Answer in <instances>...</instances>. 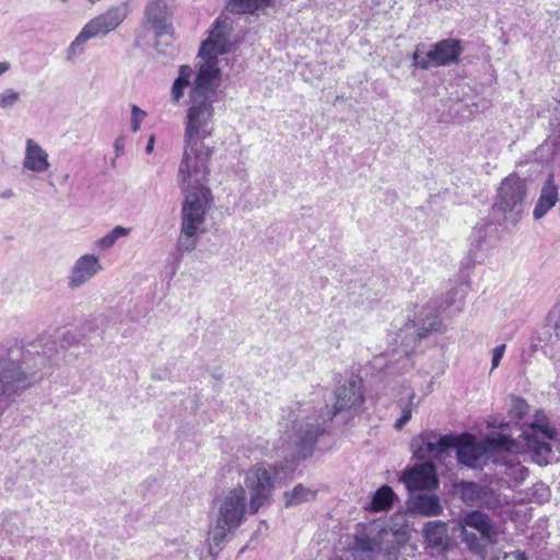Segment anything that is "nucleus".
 I'll list each match as a JSON object with an SVG mask.
<instances>
[{"mask_svg":"<svg viewBox=\"0 0 560 560\" xmlns=\"http://www.w3.org/2000/svg\"><path fill=\"white\" fill-rule=\"evenodd\" d=\"M68 0H62V2H67Z\"/></svg>","mask_w":560,"mask_h":560,"instance_id":"37998d69","label":"nucleus"},{"mask_svg":"<svg viewBox=\"0 0 560 560\" xmlns=\"http://www.w3.org/2000/svg\"><path fill=\"white\" fill-rule=\"evenodd\" d=\"M459 440L453 435H440L433 431L422 432L413 443L415 455L420 459L441 458Z\"/></svg>","mask_w":560,"mask_h":560,"instance_id":"4468645a","label":"nucleus"},{"mask_svg":"<svg viewBox=\"0 0 560 560\" xmlns=\"http://www.w3.org/2000/svg\"><path fill=\"white\" fill-rule=\"evenodd\" d=\"M458 497L469 506H478L489 510H503L511 502L506 497L497 493L490 486L474 481H464L456 485Z\"/></svg>","mask_w":560,"mask_h":560,"instance_id":"f8f14e48","label":"nucleus"},{"mask_svg":"<svg viewBox=\"0 0 560 560\" xmlns=\"http://www.w3.org/2000/svg\"><path fill=\"white\" fill-rule=\"evenodd\" d=\"M23 167L35 173H44L50 167L48 153L33 139L26 140Z\"/></svg>","mask_w":560,"mask_h":560,"instance_id":"6ab92c4d","label":"nucleus"},{"mask_svg":"<svg viewBox=\"0 0 560 560\" xmlns=\"http://www.w3.org/2000/svg\"><path fill=\"white\" fill-rule=\"evenodd\" d=\"M271 4V0H229L226 10L236 14H253Z\"/></svg>","mask_w":560,"mask_h":560,"instance_id":"5701e85b","label":"nucleus"},{"mask_svg":"<svg viewBox=\"0 0 560 560\" xmlns=\"http://www.w3.org/2000/svg\"><path fill=\"white\" fill-rule=\"evenodd\" d=\"M20 100V93L13 89H7L0 93V108L13 106Z\"/></svg>","mask_w":560,"mask_h":560,"instance_id":"7c9ffc66","label":"nucleus"},{"mask_svg":"<svg viewBox=\"0 0 560 560\" xmlns=\"http://www.w3.org/2000/svg\"><path fill=\"white\" fill-rule=\"evenodd\" d=\"M316 490L304 487L303 485H298L293 488L292 491L284 492V505L285 508H290L293 505H299L305 502H310L315 500Z\"/></svg>","mask_w":560,"mask_h":560,"instance_id":"b1692460","label":"nucleus"},{"mask_svg":"<svg viewBox=\"0 0 560 560\" xmlns=\"http://www.w3.org/2000/svg\"><path fill=\"white\" fill-rule=\"evenodd\" d=\"M154 142H155V137H154V135H151L149 140H148L147 147H145V152L147 153L153 152Z\"/></svg>","mask_w":560,"mask_h":560,"instance_id":"4c0bfd02","label":"nucleus"},{"mask_svg":"<svg viewBox=\"0 0 560 560\" xmlns=\"http://www.w3.org/2000/svg\"><path fill=\"white\" fill-rule=\"evenodd\" d=\"M11 65L7 61H0V75L10 70Z\"/></svg>","mask_w":560,"mask_h":560,"instance_id":"ea45409f","label":"nucleus"},{"mask_svg":"<svg viewBox=\"0 0 560 560\" xmlns=\"http://www.w3.org/2000/svg\"><path fill=\"white\" fill-rule=\"evenodd\" d=\"M556 430L549 427L548 419L542 411H538L534 422L529 425V431H524L521 435L525 442L527 451L533 453L534 460L539 465L548 463V456L551 447L548 441L553 440Z\"/></svg>","mask_w":560,"mask_h":560,"instance_id":"9d476101","label":"nucleus"},{"mask_svg":"<svg viewBox=\"0 0 560 560\" xmlns=\"http://www.w3.org/2000/svg\"><path fill=\"white\" fill-rule=\"evenodd\" d=\"M408 512L425 517L439 516L443 512L440 498L435 494L413 493L408 500Z\"/></svg>","mask_w":560,"mask_h":560,"instance_id":"a211bd4d","label":"nucleus"},{"mask_svg":"<svg viewBox=\"0 0 560 560\" xmlns=\"http://www.w3.org/2000/svg\"><path fill=\"white\" fill-rule=\"evenodd\" d=\"M409 401L402 407L401 410V417L397 419L395 423L396 429H401L411 418L412 410L417 407V405L413 404L415 393L410 390L408 393Z\"/></svg>","mask_w":560,"mask_h":560,"instance_id":"c85d7f7f","label":"nucleus"},{"mask_svg":"<svg viewBox=\"0 0 560 560\" xmlns=\"http://www.w3.org/2000/svg\"><path fill=\"white\" fill-rule=\"evenodd\" d=\"M535 494H537V500L539 502H544L549 497V489L544 483L536 485Z\"/></svg>","mask_w":560,"mask_h":560,"instance_id":"c9c22d12","label":"nucleus"},{"mask_svg":"<svg viewBox=\"0 0 560 560\" xmlns=\"http://www.w3.org/2000/svg\"><path fill=\"white\" fill-rule=\"evenodd\" d=\"M395 493L392 488L383 486L374 493L368 509L373 512L386 511L393 505Z\"/></svg>","mask_w":560,"mask_h":560,"instance_id":"393cba45","label":"nucleus"},{"mask_svg":"<svg viewBox=\"0 0 560 560\" xmlns=\"http://www.w3.org/2000/svg\"><path fill=\"white\" fill-rule=\"evenodd\" d=\"M129 234V230L122 226L114 228L109 233L98 240L97 245L102 249L110 248L115 242L122 236H127Z\"/></svg>","mask_w":560,"mask_h":560,"instance_id":"cd10ccee","label":"nucleus"},{"mask_svg":"<svg viewBox=\"0 0 560 560\" xmlns=\"http://www.w3.org/2000/svg\"><path fill=\"white\" fill-rule=\"evenodd\" d=\"M130 7L127 1L110 7L106 12L90 20L70 43L66 50V60L74 63L85 52L90 39L104 37L115 31L129 15Z\"/></svg>","mask_w":560,"mask_h":560,"instance_id":"20e7f679","label":"nucleus"},{"mask_svg":"<svg viewBox=\"0 0 560 560\" xmlns=\"http://www.w3.org/2000/svg\"><path fill=\"white\" fill-rule=\"evenodd\" d=\"M462 52V42L455 38H447L432 45L425 54L417 47L412 55V65L422 70L445 67L458 62Z\"/></svg>","mask_w":560,"mask_h":560,"instance_id":"6e6552de","label":"nucleus"},{"mask_svg":"<svg viewBox=\"0 0 560 560\" xmlns=\"http://www.w3.org/2000/svg\"><path fill=\"white\" fill-rule=\"evenodd\" d=\"M504 351H505V345H500L492 350V366H491L492 370H494L499 366L500 361L504 354Z\"/></svg>","mask_w":560,"mask_h":560,"instance_id":"473e14b6","label":"nucleus"},{"mask_svg":"<svg viewBox=\"0 0 560 560\" xmlns=\"http://www.w3.org/2000/svg\"><path fill=\"white\" fill-rule=\"evenodd\" d=\"M244 483L250 492L249 512L255 514L270 499L273 490V469L258 463L245 472Z\"/></svg>","mask_w":560,"mask_h":560,"instance_id":"1a4fd4ad","label":"nucleus"},{"mask_svg":"<svg viewBox=\"0 0 560 560\" xmlns=\"http://www.w3.org/2000/svg\"><path fill=\"white\" fill-rule=\"evenodd\" d=\"M558 201V186L556 185L553 177L549 176L540 189V195L534 208L533 217L536 220H540L557 205Z\"/></svg>","mask_w":560,"mask_h":560,"instance_id":"aec40b11","label":"nucleus"},{"mask_svg":"<svg viewBox=\"0 0 560 560\" xmlns=\"http://www.w3.org/2000/svg\"><path fill=\"white\" fill-rule=\"evenodd\" d=\"M511 557L513 560H527L525 553L521 552V551H515V552L511 553Z\"/></svg>","mask_w":560,"mask_h":560,"instance_id":"58836bf2","label":"nucleus"},{"mask_svg":"<svg viewBox=\"0 0 560 560\" xmlns=\"http://www.w3.org/2000/svg\"><path fill=\"white\" fill-rule=\"evenodd\" d=\"M142 26L154 32L156 37L154 48L160 54L159 37L168 35L173 31L172 13L165 0H149L144 7Z\"/></svg>","mask_w":560,"mask_h":560,"instance_id":"ddd939ff","label":"nucleus"},{"mask_svg":"<svg viewBox=\"0 0 560 560\" xmlns=\"http://www.w3.org/2000/svg\"><path fill=\"white\" fill-rule=\"evenodd\" d=\"M528 476V469L521 463H505L503 478L509 487H516Z\"/></svg>","mask_w":560,"mask_h":560,"instance_id":"a878e982","label":"nucleus"},{"mask_svg":"<svg viewBox=\"0 0 560 560\" xmlns=\"http://www.w3.org/2000/svg\"><path fill=\"white\" fill-rule=\"evenodd\" d=\"M13 196H14V192L12 189H7L3 192H0V198H3V199H9V198H12Z\"/></svg>","mask_w":560,"mask_h":560,"instance_id":"a19ab883","label":"nucleus"},{"mask_svg":"<svg viewBox=\"0 0 560 560\" xmlns=\"http://www.w3.org/2000/svg\"><path fill=\"white\" fill-rule=\"evenodd\" d=\"M232 31V21L229 18L220 16L212 28V57L223 55L230 50V33Z\"/></svg>","mask_w":560,"mask_h":560,"instance_id":"412c9836","label":"nucleus"},{"mask_svg":"<svg viewBox=\"0 0 560 560\" xmlns=\"http://www.w3.org/2000/svg\"><path fill=\"white\" fill-rule=\"evenodd\" d=\"M54 345L39 351L36 343L28 348L15 346L0 354V408L10 404L16 395L37 383L51 366Z\"/></svg>","mask_w":560,"mask_h":560,"instance_id":"7ed1b4c3","label":"nucleus"},{"mask_svg":"<svg viewBox=\"0 0 560 560\" xmlns=\"http://www.w3.org/2000/svg\"><path fill=\"white\" fill-rule=\"evenodd\" d=\"M401 480L410 492L432 489L439 483L434 466L428 463L415 465L402 475Z\"/></svg>","mask_w":560,"mask_h":560,"instance_id":"dca6fc26","label":"nucleus"},{"mask_svg":"<svg viewBox=\"0 0 560 560\" xmlns=\"http://www.w3.org/2000/svg\"><path fill=\"white\" fill-rule=\"evenodd\" d=\"M245 514V490L242 487L230 490L221 500L212 540L219 545L241 524Z\"/></svg>","mask_w":560,"mask_h":560,"instance_id":"0eeeda50","label":"nucleus"},{"mask_svg":"<svg viewBox=\"0 0 560 560\" xmlns=\"http://www.w3.org/2000/svg\"><path fill=\"white\" fill-rule=\"evenodd\" d=\"M350 555L354 560H374L376 556L374 553H368L365 550H355L354 547H351Z\"/></svg>","mask_w":560,"mask_h":560,"instance_id":"72a5a7b5","label":"nucleus"},{"mask_svg":"<svg viewBox=\"0 0 560 560\" xmlns=\"http://www.w3.org/2000/svg\"><path fill=\"white\" fill-rule=\"evenodd\" d=\"M363 400L361 384L351 381L338 387L332 409L324 410L313 401L294 402L283 410L280 422L283 446L294 447L299 457H305L338 412L359 408Z\"/></svg>","mask_w":560,"mask_h":560,"instance_id":"f03ea898","label":"nucleus"},{"mask_svg":"<svg viewBox=\"0 0 560 560\" xmlns=\"http://www.w3.org/2000/svg\"><path fill=\"white\" fill-rule=\"evenodd\" d=\"M102 266L94 255H83L78 258L71 269L68 278V287L72 290L81 288L90 281L100 270Z\"/></svg>","mask_w":560,"mask_h":560,"instance_id":"f3484780","label":"nucleus"},{"mask_svg":"<svg viewBox=\"0 0 560 560\" xmlns=\"http://www.w3.org/2000/svg\"><path fill=\"white\" fill-rule=\"evenodd\" d=\"M516 443L513 440L502 434L488 436L480 442H476L472 435L466 434L462 436L457 447V458L468 467L480 468L494 452L499 450L512 451Z\"/></svg>","mask_w":560,"mask_h":560,"instance_id":"39448f33","label":"nucleus"},{"mask_svg":"<svg viewBox=\"0 0 560 560\" xmlns=\"http://www.w3.org/2000/svg\"><path fill=\"white\" fill-rule=\"evenodd\" d=\"M147 117V113L137 105L131 106V126L132 132L140 130L141 122Z\"/></svg>","mask_w":560,"mask_h":560,"instance_id":"2f4dec72","label":"nucleus"},{"mask_svg":"<svg viewBox=\"0 0 560 560\" xmlns=\"http://www.w3.org/2000/svg\"><path fill=\"white\" fill-rule=\"evenodd\" d=\"M197 74L192 81V68L188 65L179 67L178 77L173 82L171 98L178 103L186 88L189 91L188 109L185 127V151L178 177L187 183L185 202L182 209L180 236L178 249L190 252L195 248L197 237L205 233L202 228L209 202L208 165L210 148L206 140L210 136V35L201 43Z\"/></svg>","mask_w":560,"mask_h":560,"instance_id":"f257e3e1","label":"nucleus"},{"mask_svg":"<svg viewBox=\"0 0 560 560\" xmlns=\"http://www.w3.org/2000/svg\"><path fill=\"white\" fill-rule=\"evenodd\" d=\"M351 547H354L355 550H365L368 553L377 555L381 550L378 535L375 537L357 536Z\"/></svg>","mask_w":560,"mask_h":560,"instance_id":"bb28decb","label":"nucleus"},{"mask_svg":"<svg viewBox=\"0 0 560 560\" xmlns=\"http://www.w3.org/2000/svg\"><path fill=\"white\" fill-rule=\"evenodd\" d=\"M441 327L442 322L434 307L429 304L417 306L413 311V316L409 317L406 324V328H412L419 340L432 332L440 331Z\"/></svg>","mask_w":560,"mask_h":560,"instance_id":"2eb2a0df","label":"nucleus"},{"mask_svg":"<svg viewBox=\"0 0 560 560\" xmlns=\"http://www.w3.org/2000/svg\"><path fill=\"white\" fill-rule=\"evenodd\" d=\"M526 195V179L512 173L501 182L498 188L495 207L516 221L522 217Z\"/></svg>","mask_w":560,"mask_h":560,"instance_id":"9b49d317","label":"nucleus"},{"mask_svg":"<svg viewBox=\"0 0 560 560\" xmlns=\"http://www.w3.org/2000/svg\"><path fill=\"white\" fill-rule=\"evenodd\" d=\"M211 75H212V88H213L214 86V81H215L217 77L219 75V69L215 68L213 61H212V72H211Z\"/></svg>","mask_w":560,"mask_h":560,"instance_id":"79ce46f5","label":"nucleus"},{"mask_svg":"<svg viewBox=\"0 0 560 560\" xmlns=\"http://www.w3.org/2000/svg\"><path fill=\"white\" fill-rule=\"evenodd\" d=\"M79 342H80V339L78 338L77 334L72 332V331H68L62 336L61 347H63V348L71 347Z\"/></svg>","mask_w":560,"mask_h":560,"instance_id":"f704fd0d","label":"nucleus"},{"mask_svg":"<svg viewBox=\"0 0 560 560\" xmlns=\"http://www.w3.org/2000/svg\"><path fill=\"white\" fill-rule=\"evenodd\" d=\"M425 542L429 547H443L447 541V527L444 522L432 521L425 523L422 529Z\"/></svg>","mask_w":560,"mask_h":560,"instance_id":"4be33fe9","label":"nucleus"},{"mask_svg":"<svg viewBox=\"0 0 560 560\" xmlns=\"http://www.w3.org/2000/svg\"><path fill=\"white\" fill-rule=\"evenodd\" d=\"M455 530L459 532L462 540L476 553L481 552L486 545L493 544L498 534L491 518L480 511L463 515Z\"/></svg>","mask_w":560,"mask_h":560,"instance_id":"423d86ee","label":"nucleus"},{"mask_svg":"<svg viewBox=\"0 0 560 560\" xmlns=\"http://www.w3.org/2000/svg\"><path fill=\"white\" fill-rule=\"evenodd\" d=\"M529 411V405L523 398L516 397L512 399L510 413L515 418H523Z\"/></svg>","mask_w":560,"mask_h":560,"instance_id":"c756f323","label":"nucleus"},{"mask_svg":"<svg viewBox=\"0 0 560 560\" xmlns=\"http://www.w3.org/2000/svg\"><path fill=\"white\" fill-rule=\"evenodd\" d=\"M114 147H115L116 155L117 156L122 154L124 153V148H125V139H124V137H118L115 140Z\"/></svg>","mask_w":560,"mask_h":560,"instance_id":"e433bc0d","label":"nucleus"}]
</instances>
